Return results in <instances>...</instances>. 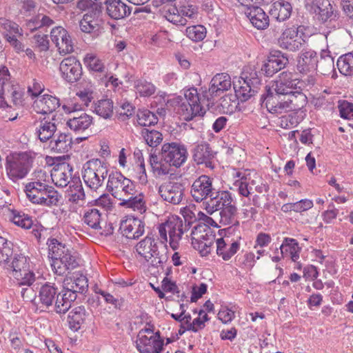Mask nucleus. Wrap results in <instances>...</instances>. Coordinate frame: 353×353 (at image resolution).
<instances>
[{
    "instance_id": "obj_28",
    "label": "nucleus",
    "mask_w": 353,
    "mask_h": 353,
    "mask_svg": "<svg viewBox=\"0 0 353 353\" xmlns=\"http://www.w3.org/2000/svg\"><path fill=\"white\" fill-rule=\"evenodd\" d=\"M59 99L50 94H43L33 103L36 112L42 114H50L60 106Z\"/></svg>"
},
{
    "instance_id": "obj_29",
    "label": "nucleus",
    "mask_w": 353,
    "mask_h": 353,
    "mask_svg": "<svg viewBox=\"0 0 353 353\" xmlns=\"http://www.w3.org/2000/svg\"><path fill=\"white\" fill-rule=\"evenodd\" d=\"M292 12V6L285 0H278L274 2L270 8L269 14L277 21L283 22L288 20Z\"/></svg>"
},
{
    "instance_id": "obj_3",
    "label": "nucleus",
    "mask_w": 353,
    "mask_h": 353,
    "mask_svg": "<svg viewBox=\"0 0 353 353\" xmlns=\"http://www.w3.org/2000/svg\"><path fill=\"white\" fill-rule=\"evenodd\" d=\"M30 259L23 254L14 250L13 255L3 265L7 271L16 279L19 285L30 286L35 281L33 272L30 270Z\"/></svg>"
},
{
    "instance_id": "obj_49",
    "label": "nucleus",
    "mask_w": 353,
    "mask_h": 353,
    "mask_svg": "<svg viewBox=\"0 0 353 353\" xmlns=\"http://www.w3.org/2000/svg\"><path fill=\"white\" fill-rule=\"evenodd\" d=\"M72 185H70V201L74 203H78L80 200H83L85 197L83 188L82 186L79 177L73 178Z\"/></svg>"
},
{
    "instance_id": "obj_57",
    "label": "nucleus",
    "mask_w": 353,
    "mask_h": 353,
    "mask_svg": "<svg viewBox=\"0 0 353 353\" xmlns=\"http://www.w3.org/2000/svg\"><path fill=\"white\" fill-rule=\"evenodd\" d=\"M165 17L168 21L174 24L179 26L186 25V19L181 16L180 11L176 6L170 8L166 12Z\"/></svg>"
},
{
    "instance_id": "obj_61",
    "label": "nucleus",
    "mask_w": 353,
    "mask_h": 353,
    "mask_svg": "<svg viewBox=\"0 0 353 353\" xmlns=\"http://www.w3.org/2000/svg\"><path fill=\"white\" fill-rule=\"evenodd\" d=\"M341 117L346 119H353V103L347 101H343L339 105Z\"/></svg>"
},
{
    "instance_id": "obj_64",
    "label": "nucleus",
    "mask_w": 353,
    "mask_h": 353,
    "mask_svg": "<svg viewBox=\"0 0 353 353\" xmlns=\"http://www.w3.org/2000/svg\"><path fill=\"white\" fill-rule=\"evenodd\" d=\"M185 99L182 101H188L190 103L200 104L199 97L197 90L194 88H190L184 91Z\"/></svg>"
},
{
    "instance_id": "obj_8",
    "label": "nucleus",
    "mask_w": 353,
    "mask_h": 353,
    "mask_svg": "<svg viewBox=\"0 0 353 353\" xmlns=\"http://www.w3.org/2000/svg\"><path fill=\"white\" fill-rule=\"evenodd\" d=\"M304 37L302 26H292L283 30L278 39V44L283 50L295 52L300 50L305 44Z\"/></svg>"
},
{
    "instance_id": "obj_31",
    "label": "nucleus",
    "mask_w": 353,
    "mask_h": 353,
    "mask_svg": "<svg viewBox=\"0 0 353 353\" xmlns=\"http://www.w3.org/2000/svg\"><path fill=\"white\" fill-rule=\"evenodd\" d=\"M93 117L85 113H77L70 118L66 123L67 126L72 131L80 133L85 131L93 125Z\"/></svg>"
},
{
    "instance_id": "obj_42",
    "label": "nucleus",
    "mask_w": 353,
    "mask_h": 353,
    "mask_svg": "<svg viewBox=\"0 0 353 353\" xmlns=\"http://www.w3.org/2000/svg\"><path fill=\"white\" fill-rule=\"evenodd\" d=\"M236 214V206L235 204L230 203V205L220 210V223L223 225L232 224L233 225L238 226L239 225V222L235 219Z\"/></svg>"
},
{
    "instance_id": "obj_9",
    "label": "nucleus",
    "mask_w": 353,
    "mask_h": 353,
    "mask_svg": "<svg viewBox=\"0 0 353 353\" xmlns=\"http://www.w3.org/2000/svg\"><path fill=\"white\" fill-rule=\"evenodd\" d=\"M135 248L137 252L148 262L154 257L155 260L152 261V265H162L168 260L166 255H160L156 239L152 233L140 241Z\"/></svg>"
},
{
    "instance_id": "obj_46",
    "label": "nucleus",
    "mask_w": 353,
    "mask_h": 353,
    "mask_svg": "<svg viewBox=\"0 0 353 353\" xmlns=\"http://www.w3.org/2000/svg\"><path fill=\"white\" fill-rule=\"evenodd\" d=\"M137 123L143 127L154 125L158 123V117L148 109H139L137 112Z\"/></svg>"
},
{
    "instance_id": "obj_16",
    "label": "nucleus",
    "mask_w": 353,
    "mask_h": 353,
    "mask_svg": "<svg viewBox=\"0 0 353 353\" xmlns=\"http://www.w3.org/2000/svg\"><path fill=\"white\" fill-rule=\"evenodd\" d=\"M305 8L321 23L332 21L336 17L329 0H309Z\"/></svg>"
},
{
    "instance_id": "obj_54",
    "label": "nucleus",
    "mask_w": 353,
    "mask_h": 353,
    "mask_svg": "<svg viewBox=\"0 0 353 353\" xmlns=\"http://www.w3.org/2000/svg\"><path fill=\"white\" fill-rule=\"evenodd\" d=\"M13 243L3 236H0V264L3 265L13 255Z\"/></svg>"
},
{
    "instance_id": "obj_12",
    "label": "nucleus",
    "mask_w": 353,
    "mask_h": 353,
    "mask_svg": "<svg viewBox=\"0 0 353 353\" xmlns=\"http://www.w3.org/2000/svg\"><path fill=\"white\" fill-rule=\"evenodd\" d=\"M283 95L274 94L271 88L265 86V92L261 94L260 101L262 106H265L272 114H281L290 112L288 99H281Z\"/></svg>"
},
{
    "instance_id": "obj_56",
    "label": "nucleus",
    "mask_w": 353,
    "mask_h": 353,
    "mask_svg": "<svg viewBox=\"0 0 353 353\" xmlns=\"http://www.w3.org/2000/svg\"><path fill=\"white\" fill-rule=\"evenodd\" d=\"M85 65L89 70L102 72L104 70V64L98 57L92 54H87L83 59Z\"/></svg>"
},
{
    "instance_id": "obj_32",
    "label": "nucleus",
    "mask_w": 353,
    "mask_h": 353,
    "mask_svg": "<svg viewBox=\"0 0 353 353\" xmlns=\"http://www.w3.org/2000/svg\"><path fill=\"white\" fill-rule=\"evenodd\" d=\"M72 172L73 167L70 164L65 162L58 164L57 169L52 174L56 180L55 185L61 188L66 187L73 180Z\"/></svg>"
},
{
    "instance_id": "obj_60",
    "label": "nucleus",
    "mask_w": 353,
    "mask_h": 353,
    "mask_svg": "<svg viewBox=\"0 0 353 353\" xmlns=\"http://www.w3.org/2000/svg\"><path fill=\"white\" fill-rule=\"evenodd\" d=\"M135 107L130 103L125 101L120 106V110L117 111L119 118L123 121L128 119L134 113Z\"/></svg>"
},
{
    "instance_id": "obj_2",
    "label": "nucleus",
    "mask_w": 353,
    "mask_h": 353,
    "mask_svg": "<svg viewBox=\"0 0 353 353\" xmlns=\"http://www.w3.org/2000/svg\"><path fill=\"white\" fill-rule=\"evenodd\" d=\"M88 290V279L83 274L76 273L66 278L63 283L61 299L57 304L58 312H67L77 299V294H84Z\"/></svg>"
},
{
    "instance_id": "obj_4",
    "label": "nucleus",
    "mask_w": 353,
    "mask_h": 353,
    "mask_svg": "<svg viewBox=\"0 0 353 353\" xmlns=\"http://www.w3.org/2000/svg\"><path fill=\"white\" fill-rule=\"evenodd\" d=\"M33 161V157L26 152L8 156L5 163L8 177L13 182L26 178L32 168Z\"/></svg>"
},
{
    "instance_id": "obj_21",
    "label": "nucleus",
    "mask_w": 353,
    "mask_h": 353,
    "mask_svg": "<svg viewBox=\"0 0 353 353\" xmlns=\"http://www.w3.org/2000/svg\"><path fill=\"white\" fill-rule=\"evenodd\" d=\"M192 159L197 165H204L205 168L213 169V159L216 152H214L210 145L206 142H202L196 145L192 150Z\"/></svg>"
},
{
    "instance_id": "obj_34",
    "label": "nucleus",
    "mask_w": 353,
    "mask_h": 353,
    "mask_svg": "<svg viewBox=\"0 0 353 353\" xmlns=\"http://www.w3.org/2000/svg\"><path fill=\"white\" fill-rule=\"evenodd\" d=\"M72 144V137L70 134L60 133L54 135L50 141L49 148L54 152L65 153L71 149Z\"/></svg>"
},
{
    "instance_id": "obj_10",
    "label": "nucleus",
    "mask_w": 353,
    "mask_h": 353,
    "mask_svg": "<svg viewBox=\"0 0 353 353\" xmlns=\"http://www.w3.org/2000/svg\"><path fill=\"white\" fill-rule=\"evenodd\" d=\"M188 150L181 143L172 142L164 143L161 148V160L170 166L181 167L187 160Z\"/></svg>"
},
{
    "instance_id": "obj_24",
    "label": "nucleus",
    "mask_w": 353,
    "mask_h": 353,
    "mask_svg": "<svg viewBox=\"0 0 353 353\" xmlns=\"http://www.w3.org/2000/svg\"><path fill=\"white\" fill-rule=\"evenodd\" d=\"M233 199L232 194L228 191H219L214 190V194L210 197V199L203 202L205 209L207 212L210 214H213L216 211H219L221 209L230 205L232 203Z\"/></svg>"
},
{
    "instance_id": "obj_25",
    "label": "nucleus",
    "mask_w": 353,
    "mask_h": 353,
    "mask_svg": "<svg viewBox=\"0 0 353 353\" xmlns=\"http://www.w3.org/2000/svg\"><path fill=\"white\" fill-rule=\"evenodd\" d=\"M165 222L169 233L170 246L173 250H176L183 234V219L178 216H172Z\"/></svg>"
},
{
    "instance_id": "obj_27",
    "label": "nucleus",
    "mask_w": 353,
    "mask_h": 353,
    "mask_svg": "<svg viewBox=\"0 0 353 353\" xmlns=\"http://www.w3.org/2000/svg\"><path fill=\"white\" fill-rule=\"evenodd\" d=\"M245 14L252 25L258 30H265L270 25L269 16L259 6L247 8Z\"/></svg>"
},
{
    "instance_id": "obj_53",
    "label": "nucleus",
    "mask_w": 353,
    "mask_h": 353,
    "mask_svg": "<svg viewBox=\"0 0 353 353\" xmlns=\"http://www.w3.org/2000/svg\"><path fill=\"white\" fill-rule=\"evenodd\" d=\"M206 28L202 25L188 26L185 30L186 36L194 42L203 41L206 37Z\"/></svg>"
},
{
    "instance_id": "obj_38",
    "label": "nucleus",
    "mask_w": 353,
    "mask_h": 353,
    "mask_svg": "<svg viewBox=\"0 0 353 353\" xmlns=\"http://www.w3.org/2000/svg\"><path fill=\"white\" fill-rule=\"evenodd\" d=\"M41 199L38 200L36 204L45 206L57 205L61 198V195L54 189V187L48 185L40 196Z\"/></svg>"
},
{
    "instance_id": "obj_40",
    "label": "nucleus",
    "mask_w": 353,
    "mask_h": 353,
    "mask_svg": "<svg viewBox=\"0 0 353 353\" xmlns=\"http://www.w3.org/2000/svg\"><path fill=\"white\" fill-rule=\"evenodd\" d=\"M11 221L16 225L21 227L23 229H30L33 225L32 216L26 214L24 212L18 210H11Z\"/></svg>"
},
{
    "instance_id": "obj_45",
    "label": "nucleus",
    "mask_w": 353,
    "mask_h": 353,
    "mask_svg": "<svg viewBox=\"0 0 353 353\" xmlns=\"http://www.w3.org/2000/svg\"><path fill=\"white\" fill-rule=\"evenodd\" d=\"M336 66L340 73L344 76L353 75V53L348 52L339 57Z\"/></svg>"
},
{
    "instance_id": "obj_14",
    "label": "nucleus",
    "mask_w": 353,
    "mask_h": 353,
    "mask_svg": "<svg viewBox=\"0 0 353 353\" xmlns=\"http://www.w3.org/2000/svg\"><path fill=\"white\" fill-rule=\"evenodd\" d=\"M288 63L289 59L287 54L281 50H272L262 65L261 71L266 77H272Z\"/></svg>"
},
{
    "instance_id": "obj_26",
    "label": "nucleus",
    "mask_w": 353,
    "mask_h": 353,
    "mask_svg": "<svg viewBox=\"0 0 353 353\" xmlns=\"http://www.w3.org/2000/svg\"><path fill=\"white\" fill-rule=\"evenodd\" d=\"M90 316L89 312L83 305H79L72 309L67 317L69 328L73 332H77L83 327Z\"/></svg>"
},
{
    "instance_id": "obj_52",
    "label": "nucleus",
    "mask_w": 353,
    "mask_h": 353,
    "mask_svg": "<svg viewBox=\"0 0 353 353\" xmlns=\"http://www.w3.org/2000/svg\"><path fill=\"white\" fill-rule=\"evenodd\" d=\"M134 88L141 97H148L156 91L155 85L145 79H137L134 82Z\"/></svg>"
},
{
    "instance_id": "obj_20",
    "label": "nucleus",
    "mask_w": 353,
    "mask_h": 353,
    "mask_svg": "<svg viewBox=\"0 0 353 353\" xmlns=\"http://www.w3.org/2000/svg\"><path fill=\"white\" fill-rule=\"evenodd\" d=\"M62 290L58 292V288L54 283H46L39 290V297L42 305L48 308L54 303V311L59 314L66 312H59L57 309L58 301L61 299Z\"/></svg>"
},
{
    "instance_id": "obj_22",
    "label": "nucleus",
    "mask_w": 353,
    "mask_h": 353,
    "mask_svg": "<svg viewBox=\"0 0 353 353\" xmlns=\"http://www.w3.org/2000/svg\"><path fill=\"white\" fill-rule=\"evenodd\" d=\"M119 230L123 236L130 239H137L145 232V222L134 216L121 221Z\"/></svg>"
},
{
    "instance_id": "obj_41",
    "label": "nucleus",
    "mask_w": 353,
    "mask_h": 353,
    "mask_svg": "<svg viewBox=\"0 0 353 353\" xmlns=\"http://www.w3.org/2000/svg\"><path fill=\"white\" fill-rule=\"evenodd\" d=\"M54 23V21L50 17L43 13H38L27 21L26 26L31 32H33L44 27H50Z\"/></svg>"
},
{
    "instance_id": "obj_37",
    "label": "nucleus",
    "mask_w": 353,
    "mask_h": 353,
    "mask_svg": "<svg viewBox=\"0 0 353 353\" xmlns=\"http://www.w3.org/2000/svg\"><path fill=\"white\" fill-rule=\"evenodd\" d=\"M57 130L56 124L44 117L40 121V125L36 130V134L41 142H46L51 138H54Z\"/></svg>"
},
{
    "instance_id": "obj_47",
    "label": "nucleus",
    "mask_w": 353,
    "mask_h": 353,
    "mask_svg": "<svg viewBox=\"0 0 353 353\" xmlns=\"http://www.w3.org/2000/svg\"><path fill=\"white\" fill-rule=\"evenodd\" d=\"M94 112L104 119H109L113 114V101L111 99H101L94 104Z\"/></svg>"
},
{
    "instance_id": "obj_50",
    "label": "nucleus",
    "mask_w": 353,
    "mask_h": 353,
    "mask_svg": "<svg viewBox=\"0 0 353 353\" xmlns=\"http://www.w3.org/2000/svg\"><path fill=\"white\" fill-rule=\"evenodd\" d=\"M132 196L128 199H124L121 204L127 208H132L134 210H137L141 213L145 212L146 206L143 200L144 195L143 193H140L134 196Z\"/></svg>"
},
{
    "instance_id": "obj_33",
    "label": "nucleus",
    "mask_w": 353,
    "mask_h": 353,
    "mask_svg": "<svg viewBox=\"0 0 353 353\" xmlns=\"http://www.w3.org/2000/svg\"><path fill=\"white\" fill-rule=\"evenodd\" d=\"M280 253L282 257H285L288 254L292 261L296 262L299 259L301 248L298 241L292 238L285 237L282 244L279 247ZM275 253H279V248L276 247Z\"/></svg>"
},
{
    "instance_id": "obj_55",
    "label": "nucleus",
    "mask_w": 353,
    "mask_h": 353,
    "mask_svg": "<svg viewBox=\"0 0 353 353\" xmlns=\"http://www.w3.org/2000/svg\"><path fill=\"white\" fill-rule=\"evenodd\" d=\"M101 213L96 208H92L85 212L83 220L85 223L93 229L100 228Z\"/></svg>"
},
{
    "instance_id": "obj_30",
    "label": "nucleus",
    "mask_w": 353,
    "mask_h": 353,
    "mask_svg": "<svg viewBox=\"0 0 353 353\" xmlns=\"http://www.w3.org/2000/svg\"><path fill=\"white\" fill-rule=\"evenodd\" d=\"M132 8L121 0H112L105 6L106 14L112 19L119 20L128 17Z\"/></svg>"
},
{
    "instance_id": "obj_19",
    "label": "nucleus",
    "mask_w": 353,
    "mask_h": 353,
    "mask_svg": "<svg viewBox=\"0 0 353 353\" xmlns=\"http://www.w3.org/2000/svg\"><path fill=\"white\" fill-rule=\"evenodd\" d=\"M184 190V186L181 183L169 181L160 185L159 193L163 201L177 205L183 199Z\"/></svg>"
},
{
    "instance_id": "obj_43",
    "label": "nucleus",
    "mask_w": 353,
    "mask_h": 353,
    "mask_svg": "<svg viewBox=\"0 0 353 353\" xmlns=\"http://www.w3.org/2000/svg\"><path fill=\"white\" fill-rule=\"evenodd\" d=\"M125 177L120 172H112L108 175V183L106 188L112 196L117 197V194L121 191L123 188V182Z\"/></svg>"
},
{
    "instance_id": "obj_48",
    "label": "nucleus",
    "mask_w": 353,
    "mask_h": 353,
    "mask_svg": "<svg viewBox=\"0 0 353 353\" xmlns=\"http://www.w3.org/2000/svg\"><path fill=\"white\" fill-rule=\"evenodd\" d=\"M141 134L146 144L151 148H156L163 141L162 134L157 130L143 128L141 132Z\"/></svg>"
},
{
    "instance_id": "obj_23",
    "label": "nucleus",
    "mask_w": 353,
    "mask_h": 353,
    "mask_svg": "<svg viewBox=\"0 0 353 353\" xmlns=\"http://www.w3.org/2000/svg\"><path fill=\"white\" fill-rule=\"evenodd\" d=\"M319 57L316 51L303 49L297 57L296 68L302 74L314 72L318 68Z\"/></svg>"
},
{
    "instance_id": "obj_1",
    "label": "nucleus",
    "mask_w": 353,
    "mask_h": 353,
    "mask_svg": "<svg viewBox=\"0 0 353 353\" xmlns=\"http://www.w3.org/2000/svg\"><path fill=\"white\" fill-rule=\"evenodd\" d=\"M49 257L52 259L51 266L54 272L62 276L70 270H74L79 266L77 257L65 245L59 242L57 239H48Z\"/></svg>"
},
{
    "instance_id": "obj_35",
    "label": "nucleus",
    "mask_w": 353,
    "mask_h": 353,
    "mask_svg": "<svg viewBox=\"0 0 353 353\" xmlns=\"http://www.w3.org/2000/svg\"><path fill=\"white\" fill-rule=\"evenodd\" d=\"M136 347L140 353H162V350L158 349L151 335H137Z\"/></svg>"
},
{
    "instance_id": "obj_18",
    "label": "nucleus",
    "mask_w": 353,
    "mask_h": 353,
    "mask_svg": "<svg viewBox=\"0 0 353 353\" xmlns=\"http://www.w3.org/2000/svg\"><path fill=\"white\" fill-rule=\"evenodd\" d=\"M50 38L60 54H66L73 52L74 43L72 37L63 27L57 26L53 28L50 32Z\"/></svg>"
},
{
    "instance_id": "obj_36",
    "label": "nucleus",
    "mask_w": 353,
    "mask_h": 353,
    "mask_svg": "<svg viewBox=\"0 0 353 353\" xmlns=\"http://www.w3.org/2000/svg\"><path fill=\"white\" fill-rule=\"evenodd\" d=\"M79 27L82 32L91 34L92 37H98L101 33L99 20L92 19V14H84L79 22Z\"/></svg>"
},
{
    "instance_id": "obj_5",
    "label": "nucleus",
    "mask_w": 353,
    "mask_h": 353,
    "mask_svg": "<svg viewBox=\"0 0 353 353\" xmlns=\"http://www.w3.org/2000/svg\"><path fill=\"white\" fill-rule=\"evenodd\" d=\"M108 163L99 159H92L83 164L82 177L91 190L97 191L108 176Z\"/></svg>"
},
{
    "instance_id": "obj_44",
    "label": "nucleus",
    "mask_w": 353,
    "mask_h": 353,
    "mask_svg": "<svg viewBox=\"0 0 353 353\" xmlns=\"http://www.w3.org/2000/svg\"><path fill=\"white\" fill-rule=\"evenodd\" d=\"M290 103V112H298L303 109L307 104V99L302 90H297L294 92L287 96Z\"/></svg>"
},
{
    "instance_id": "obj_17",
    "label": "nucleus",
    "mask_w": 353,
    "mask_h": 353,
    "mask_svg": "<svg viewBox=\"0 0 353 353\" xmlns=\"http://www.w3.org/2000/svg\"><path fill=\"white\" fill-rule=\"evenodd\" d=\"M213 179L203 174L198 177L191 187V195L196 202H201L214 194L215 189L212 187Z\"/></svg>"
},
{
    "instance_id": "obj_58",
    "label": "nucleus",
    "mask_w": 353,
    "mask_h": 353,
    "mask_svg": "<svg viewBox=\"0 0 353 353\" xmlns=\"http://www.w3.org/2000/svg\"><path fill=\"white\" fill-rule=\"evenodd\" d=\"M211 231L210 228L208 225L205 224L196 223L192 230L191 232V240H201L205 241L206 240L207 236H205L206 232H210Z\"/></svg>"
},
{
    "instance_id": "obj_7",
    "label": "nucleus",
    "mask_w": 353,
    "mask_h": 353,
    "mask_svg": "<svg viewBox=\"0 0 353 353\" xmlns=\"http://www.w3.org/2000/svg\"><path fill=\"white\" fill-rule=\"evenodd\" d=\"M179 104L178 114L186 121L194 119L190 123V128L197 131L203 130V122L202 117L205 114V109L200 104L190 103L188 101H182V98L176 99Z\"/></svg>"
},
{
    "instance_id": "obj_51",
    "label": "nucleus",
    "mask_w": 353,
    "mask_h": 353,
    "mask_svg": "<svg viewBox=\"0 0 353 353\" xmlns=\"http://www.w3.org/2000/svg\"><path fill=\"white\" fill-rule=\"evenodd\" d=\"M319 59L318 67L321 74H325L332 71L334 68V58L330 54V52L323 50Z\"/></svg>"
},
{
    "instance_id": "obj_59",
    "label": "nucleus",
    "mask_w": 353,
    "mask_h": 353,
    "mask_svg": "<svg viewBox=\"0 0 353 353\" xmlns=\"http://www.w3.org/2000/svg\"><path fill=\"white\" fill-rule=\"evenodd\" d=\"M32 42L40 52H46L49 50L50 41L48 34H35L32 37Z\"/></svg>"
},
{
    "instance_id": "obj_62",
    "label": "nucleus",
    "mask_w": 353,
    "mask_h": 353,
    "mask_svg": "<svg viewBox=\"0 0 353 353\" xmlns=\"http://www.w3.org/2000/svg\"><path fill=\"white\" fill-rule=\"evenodd\" d=\"M0 26L9 34H18L19 25L6 18H0Z\"/></svg>"
},
{
    "instance_id": "obj_6",
    "label": "nucleus",
    "mask_w": 353,
    "mask_h": 353,
    "mask_svg": "<svg viewBox=\"0 0 353 353\" xmlns=\"http://www.w3.org/2000/svg\"><path fill=\"white\" fill-rule=\"evenodd\" d=\"M261 85V80L257 71L243 72L237 83L233 82L235 97L241 102H245L259 92Z\"/></svg>"
},
{
    "instance_id": "obj_11",
    "label": "nucleus",
    "mask_w": 353,
    "mask_h": 353,
    "mask_svg": "<svg viewBox=\"0 0 353 353\" xmlns=\"http://www.w3.org/2000/svg\"><path fill=\"white\" fill-rule=\"evenodd\" d=\"M231 86L230 76L227 73H218L212 77L208 90L203 91L202 96L207 100L208 104L213 103L214 97L221 95L230 90Z\"/></svg>"
},
{
    "instance_id": "obj_63",
    "label": "nucleus",
    "mask_w": 353,
    "mask_h": 353,
    "mask_svg": "<svg viewBox=\"0 0 353 353\" xmlns=\"http://www.w3.org/2000/svg\"><path fill=\"white\" fill-rule=\"evenodd\" d=\"M293 204L294 212L300 213L311 209L314 205L313 201L308 199H301Z\"/></svg>"
},
{
    "instance_id": "obj_39",
    "label": "nucleus",
    "mask_w": 353,
    "mask_h": 353,
    "mask_svg": "<svg viewBox=\"0 0 353 353\" xmlns=\"http://www.w3.org/2000/svg\"><path fill=\"white\" fill-rule=\"evenodd\" d=\"M48 184L43 182L32 181L28 183L25 187V192L28 199L32 203L36 204L37 201L41 199L40 196L42 195V192Z\"/></svg>"
},
{
    "instance_id": "obj_13",
    "label": "nucleus",
    "mask_w": 353,
    "mask_h": 353,
    "mask_svg": "<svg viewBox=\"0 0 353 353\" xmlns=\"http://www.w3.org/2000/svg\"><path fill=\"white\" fill-rule=\"evenodd\" d=\"M59 70L62 78L70 84L80 80L83 74L81 63L74 56L63 59L60 63Z\"/></svg>"
},
{
    "instance_id": "obj_15",
    "label": "nucleus",
    "mask_w": 353,
    "mask_h": 353,
    "mask_svg": "<svg viewBox=\"0 0 353 353\" xmlns=\"http://www.w3.org/2000/svg\"><path fill=\"white\" fill-rule=\"evenodd\" d=\"M303 83L292 72H283L275 81L274 94L287 97L297 90H302Z\"/></svg>"
}]
</instances>
